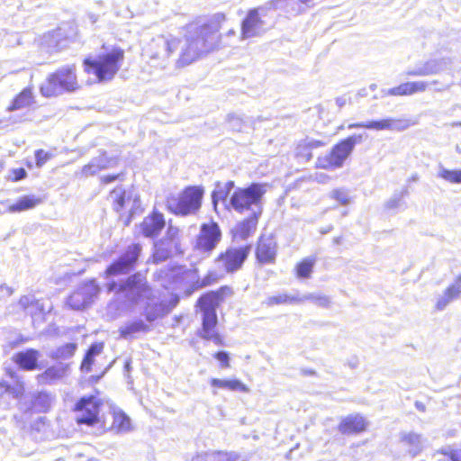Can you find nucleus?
I'll list each match as a JSON object with an SVG mask.
<instances>
[{"label": "nucleus", "instance_id": "f257e3e1", "mask_svg": "<svg viewBox=\"0 0 461 461\" xmlns=\"http://www.w3.org/2000/svg\"><path fill=\"white\" fill-rule=\"evenodd\" d=\"M219 29V24L215 22L189 24L185 43L181 46L177 66H187L212 51L220 40Z\"/></svg>", "mask_w": 461, "mask_h": 461}, {"label": "nucleus", "instance_id": "f03ea898", "mask_svg": "<svg viewBox=\"0 0 461 461\" xmlns=\"http://www.w3.org/2000/svg\"><path fill=\"white\" fill-rule=\"evenodd\" d=\"M228 287H221L219 291L209 292L203 294L197 301V305L202 312V328L197 335L204 339L211 340L217 346L223 344L222 338L216 330L218 318L216 309L223 297V291Z\"/></svg>", "mask_w": 461, "mask_h": 461}, {"label": "nucleus", "instance_id": "7ed1b4c3", "mask_svg": "<svg viewBox=\"0 0 461 461\" xmlns=\"http://www.w3.org/2000/svg\"><path fill=\"white\" fill-rule=\"evenodd\" d=\"M107 289L109 292H114L118 298H123L131 303L149 300L152 294L146 278L140 274L131 275L120 283L112 281L107 285Z\"/></svg>", "mask_w": 461, "mask_h": 461}, {"label": "nucleus", "instance_id": "20e7f679", "mask_svg": "<svg viewBox=\"0 0 461 461\" xmlns=\"http://www.w3.org/2000/svg\"><path fill=\"white\" fill-rule=\"evenodd\" d=\"M267 184L252 183L248 187L237 188L230 198V204L238 212L251 211V214H262L263 196Z\"/></svg>", "mask_w": 461, "mask_h": 461}, {"label": "nucleus", "instance_id": "39448f33", "mask_svg": "<svg viewBox=\"0 0 461 461\" xmlns=\"http://www.w3.org/2000/svg\"><path fill=\"white\" fill-rule=\"evenodd\" d=\"M123 58L124 51L121 48H113L110 52L100 54L95 59H86L85 70L94 74L99 81L110 80L120 69Z\"/></svg>", "mask_w": 461, "mask_h": 461}, {"label": "nucleus", "instance_id": "423d86ee", "mask_svg": "<svg viewBox=\"0 0 461 461\" xmlns=\"http://www.w3.org/2000/svg\"><path fill=\"white\" fill-rule=\"evenodd\" d=\"M78 87L74 66H67L51 74L41 86L42 95L50 97Z\"/></svg>", "mask_w": 461, "mask_h": 461}, {"label": "nucleus", "instance_id": "0eeeda50", "mask_svg": "<svg viewBox=\"0 0 461 461\" xmlns=\"http://www.w3.org/2000/svg\"><path fill=\"white\" fill-rule=\"evenodd\" d=\"M203 190L197 186H188L176 195L167 199L168 211L176 215L195 213L201 207Z\"/></svg>", "mask_w": 461, "mask_h": 461}, {"label": "nucleus", "instance_id": "6e6552de", "mask_svg": "<svg viewBox=\"0 0 461 461\" xmlns=\"http://www.w3.org/2000/svg\"><path fill=\"white\" fill-rule=\"evenodd\" d=\"M362 134H354L336 144L329 154L319 157L316 161L317 167L335 169L343 166L345 160L353 151L357 143L362 142Z\"/></svg>", "mask_w": 461, "mask_h": 461}, {"label": "nucleus", "instance_id": "1a4fd4ad", "mask_svg": "<svg viewBox=\"0 0 461 461\" xmlns=\"http://www.w3.org/2000/svg\"><path fill=\"white\" fill-rule=\"evenodd\" d=\"M100 406L101 402L95 396L90 395L80 398L74 409L77 413V423L86 426H94L98 423Z\"/></svg>", "mask_w": 461, "mask_h": 461}, {"label": "nucleus", "instance_id": "9d476101", "mask_svg": "<svg viewBox=\"0 0 461 461\" xmlns=\"http://www.w3.org/2000/svg\"><path fill=\"white\" fill-rule=\"evenodd\" d=\"M141 249V246L138 243L128 246L125 251L106 268V276L125 275L131 272L139 260Z\"/></svg>", "mask_w": 461, "mask_h": 461}, {"label": "nucleus", "instance_id": "9b49d317", "mask_svg": "<svg viewBox=\"0 0 461 461\" xmlns=\"http://www.w3.org/2000/svg\"><path fill=\"white\" fill-rule=\"evenodd\" d=\"M415 122L409 118H384L377 121H370L366 122H357L348 125V129L365 128L375 131H403L410 126L414 125Z\"/></svg>", "mask_w": 461, "mask_h": 461}, {"label": "nucleus", "instance_id": "f8f14e48", "mask_svg": "<svg viewBox=\"0 0 461 461\" xmlns=\"http://www.w3.org/2000/svg\"><path fill=\"white\" fill-rule=\"evenodd\" d=\"M221 238V231L218 223L211 221L203 223L195 241V248L203 252L213 250Z\"/></svg>", "mask_w": 461, "mask_h": 461}, {"label": "nucleus", "instance_id": "ddd939ff", "mask_svg": "<svg viewBox=\"0 0 461 461\" xmlns=\"http://www.w3.org/2000/svg\"><path fill=\"white\" fill-rule=\"evenodd\" d=\"M449 58H430L426 61L417 64L414 68L405 71L409 77H428L439 74L449 69L451 66Z\"/></svg>", "mask_w": 461, "mask_h": 461}, {"label": "nucleus", "instance_id": "4468645a", "mask_svg": "<svg viewBox=\"0 0 461 461\" xmlns=\"http://www.w3.org/2000/svg\"><path fill=\"white\" fill-rule=\"evenodd\" d=\"M99 287L95 280H91L80 285L67 301L68 305L73 310H81L88 306L97 296Z\"/></svg>", "mask_w": 461, "mask_h": 461}, {"label": "nucleus", "instance_id": "2eb2a0df", "mask_svg": "<svg viewBox=\"0 0 461 461\" xmlns=\"http://www.w3.org/2000/svg\"><path fill=\"white\" fill-rule=\"evenodd\" d=\"M249 251V246L230 248L218 257L217 261L227 273H233L241 267Z\"/></svg>", "mask_w": 461, "mask_h": 461}, {"label": "nucleus", "instance_id": "dca6fc26", "mask_svg": "<svg viewBox=\"0 0 461 461\" xmlns=\"http://www.w3.org/2000/svg\"><path fill=\"white\" fill-rule=\"evenodd\" d=\"M18 304L25 313L31 315L33 321H35L38 317L43 318L45 314L49 313L52 309L51 303L45 300L37 299L34 294L21 296Z\"/></svg>", "mask_w": 461, "mask_h": 461}, {"label": "nucleus", "instance_id": "f3484780", "mask_svg": "<svg viewBox=\"0 0 461 461\" xmlns=\"http://www.w3.org/2000/svg\"><path fill=\"white\" fill-rule=\"evenodd\" d=\"M259 8L249 11L241 23L242 38L248 39L260 36L265 32V23L259 16Z\"/></svg>", "mask_w": 461, "mask_h": 461}, {"label": "nucleus", "instance_id": "a211bd4d", "mask_svg": "<svg viewBox=\"0 0 461 461\" xmlns=\"http://www.w3.org/2000/svg\"><path fill=\"white\" fill-rule=\"evenodd\" d=\"M276 242L272 237H261L257 247L256 257L262 264L275 262L276 257Z\"/></svg>", "mask_w": 461, "mask_h": 461}, {"label": "nucleus", "instance_id": "6ab92c4d", "mask_svg": "<svg viewBox=\"0 0 461 461\" xmlns=\"http://www.w3.org/2000/svg\"><path fill=\"white\" fill-rule=\"evenodd\" d=\"M166 221L162 213L153 212L150 215L144 218L140 224V230L145 237H156L165 227Z\"/></svg>", "mask_w": 461, "mask_h": 461}, {"label": "nucleus", "instance_id": "aec40b11", "mask_svg": "<svg viewBox=\"0 0 461 461\" xmlns=\"http://www.w3.org/2000/svg\"><path fill=\"white\" fill-rule=\"evenodd\" d=\"M400 442L402 447L411 456H415L420 454L424 447V439L422 436L412 431L402 432L400 434Z\"/></svg>", "mask_w": 461, "mask_h": 461}, {"label": "nucleus", "instance_id": "412c9836", "mask_svg": "<svg viewBox=\"0 0 461 461\" xmlns=\"http://www.w3.org/2000/svg\"><path fill=\"white\" fill-rule=\"evenodd\" d=\"M366 425L367 423L363 416L359 414L348 415L342 418L339 425V431L344 435L360 433L366 429Z\"/></svg>", "mask_w": 461, "mask_h": 461}, {"label": "nucleus", "instance_id": "4be33fe9", "mask_svg": "<svg viewBox=\"0 0 461 461\" xmlns=\"http://www.w3.org/2000/svg\"><path fill=\"white\" fill-rule=\"evenodd\" d=\"M68 366L59 363L58 365L48 367L43 373L39 374L36 377L41 384H52L66 376Z\"/></svg>", "mask_w": 461, "mask_h": 461}, {"label": "nucleus", "instance_id": "5701e85b", "mask_svg": "<svg viewBox=\"0 0 461 461\" xmlns=\"http://www.w3.org/2000/svg\"><path fill=\"white\" fill-rule=\"evenodd\" d=\"M429 83L425 81L406 82L386 91L387 95H412L417 93L425 92Z\"/></svg>", "mask_w": 461, "mask_h": 461}, {"label": "nucleus", "instance_id": "b1692460", "mask_svg": "<svg viewBox=\"0 0 461 461\" xmlns=\"http://www.w3.org/2000/svg\"><path fill=\"white\" fill-rule=\"evenodd\" d=\"M40 352L34 348H28L16 353L14 357L15 363L23 370H34L38 368Z\"/></svg>", "mask_w": 461, "mask_h": 461}, {"label": "nucleus", "instance_id": "393cba45", "mask_svg": "<svg viewBox=\"0 0 461 461\" xmlns=\"http://www.w3.org/2000/svg\"><path fill=\"white\" fill-rule=\"evenodd\" d=\"M461 294V274L454 284L450 285L440 295L436 303L438 311H443L451 302L459 298Z\"/></svg>", "mask_w": 461, "mask_h": 461}, {"label": "nucleus", "instance_id": "a878e982", "mask_svg": "<svg viewBox=\"0 0 461 461\" xmlns=\"http://www.w3.org/2000/svg\"><path fill=\"white\" fill-rule=\"evenodd\" d=\"M112 160L105 154H102L93 158L88 164L85 165L81 173L86 177L95 176L101 170L108 168Z\"/></svg>", "mask_w": 461, "mask_h": 461}, {"label": "nucleus", "instance_id": "bb28decb", "mask_svg": "<svg viewBox=\"0 0 461 461\" xmlns=\"http://www.w3.org/2000/svg\"><path fill=\"white\" fill-rule=\"evenodd\" d=\"M261 214H251L247 219L240 221L235 229L236 236L241 240H246L257 229L258 219Z\"/></svg>", "mask_w": 461, "mask_h": 461}, {"label": "nucleus", "instance_id": "cd10ccee", "mask_svg": "<svg viewBox=\"0 0 461 461\" xmlns=\"http://www.w3.org/2000/svg\"><path fill=\"white\" fill-rule=\"evenodd\" d=\"M149 330V326L142 320L127 322L119 330L121 337L125 339H132L135 338V334Z\"/></svg>", "mask_w": 461, "mask_h": 461}, {"label": "nucleus", "instance_id": "c85d7f7f", "mask_svg": "<svg viewBox=\"0 0 461 461\" xmlns=\"http://www.w3.org/2000/svg\"><path fill=\"white\" fill-rule=\"evenodd\" d=\"M110 429L117 434L130 432L131 430L130 417L122 411H114Z\"/></svg>", "mask_w": 461, "mask_h": 461}, {"label": "nucleus", "instance_id": "c756f323", "mask_svg": "<svg viewBox=\"0 0 461 461\" xmlns=\"http://www.w3.org/2000/svg\"><path fill=\"white\" fill-rule=\"evenodd\" d=\"M210 384L212 387L215 388L226 389L230 391H239L243 393L249 392L248 386L238 379L225 380L219 378H212Z\"/></svg>", "mask_w": 461, "mask_h": 461}, {"label": "nucleus", "instance_id": "7c9ffc66", "mask_svg": "<svg viewBox=\"0 0 461 461\" xmlns=\"http://www.w3.org/2000/svg\"><path fill=\"white\" fill-rule=\"evenodd\" d=\"M169 312L170 308L167 307L165 302L148 303L144 310V316L148 321L152 322L158 318L167 314Z\"/></svg>", "mask_w": 461, "mask_h": 461}, {"label": "nucleus", "instance_id": "2f4dec72", "mask_svg": "<svg viewBox=\"0 0 461 461\" xmlns=\"http://www.w3.org/2000/svg\"><path fill=\"white\" fill-rule=\"evenodd\" d=\"M33 104V95L30 88H24L13 101L7 108L9 112L26 108Z\"/></svg>", "mask_w": 461, "mask_h": 461}, {"label": "nucleus", "instance_id": "473e14b6", "mask_svg": "<svg viewBox=\"0 0 461 461\" xmlns=\"http://www.w3.org/2000/svg\"><path fill=\"white\" fill-rule=\"evenodd\" d=\"M234 187V182L233 181H228L226 183H220L218 182L215 185L214 190L212 194V203L216 207L217 203L219 201L225 202L230 193V191Z\"/></svg>", "mask_w": 461, "mask_h": 461}, {"label": "nucleus", "instance_id": "72a5a7b5", "mask_svg": "<svg viewBox=\"0 0 461 461\" xmlns=\"http://www.w3.org/2000/svg\"><path fill=\"white\" fill-rule=\"evenodd\" d=\"M110 198L113 202V209L116 212H120L131 202V196L127 194L125 190H123L121 186L114 188L111 192Z\"/></svg>", "mask_w": 461, "mask_h": 461}, {"label": "nucleus", "instance_id": "f704fd0d", "mask_svg": "<svg viewBox=\"0 0 461 461\" xmlns=\"http://www.w3.org/2000/svg\"><path fill=\"white\" fill-rule=\"evenodd\" d=\"M41 203V199L35 195H24L21 197L15 203L10 206L11 212H22L34 208Z\"/></svg>", "mask_w": 461, "mask_h": 461}, {"label": "nucleus", "instance_id": "c9c22d12", "mask_svg": "<svg viewBox=\"0 0 461 461\" xmlns=\"http://www.w3.org/2000/svg\"><path fill=\"white\" fill-rule=\"evenodd\" d=\"M77 348V345L76 343H66L51 351L50 357L55 360L68 359L74 356Z\"/></svg>", "mask_w": 461, "mask_h": 461}, {"label": "nucleus", "instance_id": "e433bc0d", "mask_svg": "<svg viewBox=\"0 0 461 461\" xmlns=\"http://www.w3.org/2000/svg\"><path fill=\"white\" fill-rule=\"evenodd\" d=\"M315 264V259L307 258L302 260L296 266V275L299 278H309L312 272Z\"/></svg>", "mask_w": 461, "mask_h": 461}, {"label": "nucleus", "instance_id": "4c0bfd02", "mask_svg": "<svg viewBox=\"0 0 461 461\" xmlns=\"http://www.w3.org/2000/svg\"><path fill=\"white\" fill-rule=\"evenodd\" d=\"M155 251L153 254L154 260L156 262H163L167 259L171 255V249L166 246L165 242L160 240L155 243Z\"/></svg>", "mask_w": 461, "mask_h": 461}, {"label": "nucleus", "instance_id": "58836bf2", "mask_svg": "<svg viewBox=\"0 0 461 461\" xmlns=\"http://www.w3.org/2000/svg\"><path fill=\"white\" fill-rule=\"evenodd\" d=\"M23 390L22 385H11L5 380L0 381V397L6 393L12 395L14 398H19L23 394Z\"/></svg>", "mask_w": 461, "mask_h": 461}, {"label": "nucleus", "instance_id": "ea45409f", "mask_svg": "<svg viewBox=\"0 0 461 461\" xmlns=\"http://www.w3.org/2000/svg\"><path fill=\"white\" fill-rule=\"evenodd\" d=\"M438 176L447 182L454 184H461V169L460 170H449L443 167H439Z\"/></svg>", "mask_w": 461, "mask_h": 461}, {"label": "nucleus", "instance_id": "a19ab883", "mask_svg": "<svg viewBox=\"0 0 461 461\" xmlns=\"http://www.w3.org/2000/svg\"><path fill=\"white\" fill-rule=\"evenodd\" d=\"M330 197L339 202L341 205H348L351 202L349 192L345 188L332 190L330 194Z\"/></svg>", "mask_w": 461, "mask_h": 461}, {"label": "nucleus", "instance_id": "79ce46f5", "mask_svg": "<svg viewBox=\"0 0 461 461\" xmlns=\"http://www.w3.org/2000/svg\"><path fill=\"white\" fill-rule=\"evenodd\" d=\"M440 453L444 456L439 461H461V448L454 449L447 447L441 449Z\"/></svg>", "mask_w": 461, "mask_h": 461}, {"label": "nucleus", "instance_id": "37998d69", "mask_svg": "<svg viewBox=\"0 0 461 461\" xmlns=\"http://www.w3.org/2000/svg\"><path fill=\"white\" fill-rule=\"evenodd\" d=\"M307 301H312L316 305L327 308L330 304V300L328 296L320 294H306Z\"/></svg>", "mask_w": 461, "mask_h": 461}, {"label": "nucleus", "instance_id": "c03bdc74", "mask_svg": "<svg viewBox=\"0 0 461 461\" xmlns=\"http://www.w3.org/2000/svg\"><path fill=\"white\" fill-rule=\"evenodd\" d=\"M162 47L165 50V53L163 56L169 57L172 53H174L179 47L180 41L177 39H170V40H161Z\"/></svg>", "mask_w": 461, "mask_h": 461}, {"label": "nucleus", "instance_id": "a18cd8bd", "mask_svg": "<svg viewBox=\"0 0 461 461\" xmlns=\"http://www.w3.org/2000/svg\"><path fill=\"white\" fill-rule=\"evenodd\" d=\"M289 301L288 294H281L277 295L269 296L264 303L267 306H273L276 304H285L287 303Z\"/></svg>", "mask_w": 461, "mask_h": 461}, {"label": "nucleus", "instance_id": "49530a36", "mask_svg": "<svg viewBox=\"0 0 461 461\" xmlns=\"http://www.w3.org/2000/svg\"><path fill=\"white\" fill-rule=\"evenodd\" d=\"M50 158L51 154L43 149H37L35 151V160L38 167H41Z\"/></svg>", "mask_w": 461, "mask_h": 461}, {"label": "nucleus", "instance_id": "de8ad7c7", "mask_svg": "<svg viewBox=\"0 0 461 461\" xmlns=\"http://www.w3.org/2000/svg\"><path fill=\"white\" fill-rule=\"evenodd\" d=\"M214 357L221 363L222 368L230 366V356L226 351H218L215 353Z\"/></svg>", "mask_w": 461, "mask_h": 461}, {"label": "nucleus", "instance_id": "09e8293b", "mask_svg": "<svg viewBox=\"0 0 461 461\" xmlns=\"http://www.w3.org/2000/svg\"><path fill=\"white\" fill-rule=\"evenodd\" d=\"M94 363V357L90 356L88 353H86L84 359L81 363V371L88 373L91 371V366Z\"/></svg>", "mask_w": 461, "mask_h": 461}, {"label": "nucleus", "instance_id": "8fccbe9b", "mask_svg": "<svg viewBox=\"0 0 461 461\" xmlns=\"http://www.w3.org/2000/svg\"><path fill=\"white\" fill-rule=\"evenodd\" d=\"M322 145H323V143L321 140H305L303 142H301V149H305L312 150L314 149L321 147Z\"/></svg>", "mask_w": 461, "mask_h": 461}, {"label": "nucleus", "instance_id": "3c124183", "mask_svg": "<svg viewBox=\"0 0 461 461\" xmlns=\"http://www.w3.org/2000/svg\"><path fill=\"white\" fill-rule=\"evenodd\" d=\"M296 155L297 157L303 158L305 161H309L312 158V150L305 149H301V143L298 144L296 148Z\"/></svg>", "mask_w": 461, "mask_h": 461}, {"label": "nucleus", "instance_id": "603ef678", "mask_svg": "<svg viewBox=\"0 0 461 461\" xmlns=\"http://www.w3.org/2000/svg\"><path fill=\"white\" fill-rule=\"evenodd\" d=\"M402 194H395L392 197L387 203L386 207L388 209H395L398 208L402 204Z\"/></svg>", "mask_w": 461, "mask_h": 461}, {"label": "nucleus", "instance_id": "864d4df0", "mask_svg": "<svg viewBox=\"0 0 461 461\" xmlns=\"http://www.w3.org/2000/svg\"><path fill=\"white\" fill-rule=\"evenodd\" d=\"M12 175H13L12 180L16 182V181L24 179L27 176V172L24 168L20 167V168L13 169Z\"/></svg>", "mask_w": 461, "mask_h": 461}, {"label": "nucleus", "instance_id": "5fc2aeb1", "mask_svg": "<svg viewBox=\"0 0 461 461\" xmlns=\"http://www.w3.org/2000/svg\"><path fill=\"white\" fill-rule=\"evenodd\" d=\"M230 126L235 131L241 130V120L240 117L236 115H229L228 116Z\"/></svg>", "mask_w": 461, "mask_h": 461}, {"label": "nucleus", "instance_id": "6e6d98bb", "mask_svg": "<svg viewBox=\"0 0 461 461\" xmlns=\"http://www.w3.org/2000/svg\"><path fill=\"white\" fill-rule=\"evenodd\" d=\"M103 348L104 346L102 343H94L90 346L86 353H88L95 358V356L99 355L102 352Z\"/></svg>", "mask_w": 461, "mask_h": 461}, {"label": "nucleus", "instance_id": "4d7b16f0", "mask_svg": "<svg viewBox=\"0 0 461 461\" xmlns=\"http://www.w3.org/2000/svg\"><path fill=\"white\" fill-rule=\"evenodd\" d=\"M288 303H303L307 301L306 294L300 295L299 294H296L294 295H289L288 294Z\"/></svg>", "mask_w": 461, "mask_h": 461}, {"label": "nucleus", "instance_id": "13d9d810", "mask_svg": "<svg viewBox=\"0 0 461 461\" xmlns=\"http://www.w3.org/2000/svg\"><path fill=\"white\" fill-rule=\"evenodd\" d=\"M215 280L214 275L212 273H209L202 280L201 284L199 285V287H205L210 285L212 281Z\"/></svg>", "mask_w": 461, "mask_h": 461}, {"label": "nucleus", "instance_id": "bf43d9fd", "mask_svg": "<svg viewBox=\"0 0 461 461\" xmlns=\"http://www.w3.org/2000/svg\"><path fill=\"white\" fill-rule=\"evenodd\" d=\"M121 176V174H118V175H107V176H104L101 177V181L104 183V184H110L113 181H115L116 179L120 178Z\"/></svg>", "mask_w": 461, "mask_h": 461}, {"label": "nucleus", "instance_id": "052dcab7", "mask_svg": "<svg viewBox=\"0 0 461 461\" xmlns=\"http://www.w3.org/2000/svg\"><path fill=\"white\" fill-rule=\"evenodd\" d=\"M212 456L217 458L218 461H232L230 455L221 452L214 453Z\"/></svg>", "mask_w": 461, "mask_h": 461}, {"label": "nucleus", "instance_id": "680f3d73", "mask_svg": "<svg viewBox=\"0 0 461 461\" xmlns=\"http://www.w3.org/2000/svg\"><path fill=\"white\" fill-rule=\"evenodd\" d=\"M0 291L5 293L6 296H11L14 293V289L8 286L6 284L0 285Z\"/></svg>", "mask_w": 461, "mask_h": 461}, {"label": "nucleus", "instance_id": "e2e57ef3", "mask_svg": "<svg viewBox=\"0 0 461 461\" xmlns=\"http://www.w3.org/2000/svg\"><path fill=\"white\" fill-rule=\"evenodd\" d=\"M179 303V297L175 294V295H172V297L170 298L168 303H167V307L170 308V311L175 308L177 303Z\"/></svg>", "mask_w": 461, "mask_h": 461}, {"label": "nucleus", "instance_id": "0e129e2a", "mask_svg": "<svg viewBox=\"0 0 461 461\" xmlns=\"http://www.w3.org/2000/svg\"><path fill=\"white\" fill-rule=\"evenodd\" d=\"M348 98L346 95L339 96L336 98V104L342 108L348 102Z\"/></svg>", "mask_w": 461, "mask_h": 461}, {"label": "nucleus", "instance_id": "69168bd1", "mask_svg": "<svg viewBox=\"0 0 461 461\" xmlns=\"http://www.w3.org/2000/svg\"><path fill=\"white\" fill-rule=\"evenodd\" d=\"M207 458H208V455H207V454H204V455H197V456L193 459V461H207Z\"/></svg>", "mask_w": 461, "mask_h": 461}, {"label": "nucleus", "instance_id": "338daca9", "mask_svg": "<svg viewBox=\"0 0 461 461\" xmlns=\"http://www.w3.org/2000/svg\"><path fill=\"white\" fill-rule=\"evenodd\" d=\"M415 406H416V408H417L418 410H420V411H424V410H425V406H424V404H423V403H421V402H415Z\"/></svg>", "mask_w": 461, "mask_h": 461}, {"label": "nucleus", "instance_id": "774afa93", "mask_svg": "<svg viewBox=\"0 0 461 461\" xmlns=\"http://www.w3.org/2000/svg\"><path fill=\"white\" fill-rule=\"evenodd\" d=\"M341 240H342V238H341V237H335V238L333 239V243H334V244H336V245H339V244H340V243H341Z\"/></svg>", "mask_w": 461, "mask_h": 461}]
</instances>
